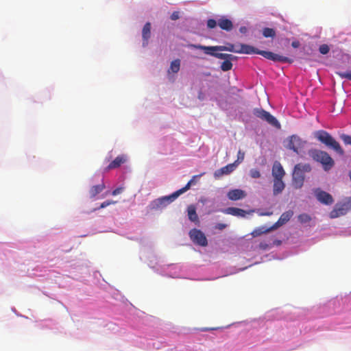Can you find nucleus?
I'll return each mask as SVG.
<instances>
[{"instance_id":"1","label":"nucleus","mask_w":351,"mask_h":351,"mask_svg":"<svg viewBox=\"0 0 351 351\" xmlns=\"http://www.w3.org/2000/svg\"><path fill=\"white\" fill-rule=\"evenodd\" d=\"M207 50L213 51H228L230 52L244 54H259L264 58L273 60L274 62L291 63L293 60L287 57L274 53L271 51L259 50L252 46L246 44H228L227 46H214L206 48Z\"/></svg>"},{"instance_id":"2","label":"nucleus","mask_w":351,"mask_h":351,"mask_svg":"<svg viewBox=\"0 0 351 351\" xmlns=\"http://www.w3.org/2000/svg\"><path fill=\"white\" fill-rule=\"evenodd\" d=\"M193 182V180L192 179L190 181H189V182L185 185V186L175 191L171 195L164 196L152 201L149 205L150 208L152 210H158L165 207L167 204L174 201L181 194L184 193L187 190H189Z\"/></svg>"},{"instance_id":"3","label":"nucleus","mask_w":351,"mask_h":351,"mask_svg":"<svg viewBox=\"0 0 351 351\" xmlns=\"http://www.w3.org/2000/svg\"><path fill=\"white\" fill-rule=\"evenodd\" d=\"M314 136L319 141L324 144L328 148L333 149L339 155H344V150L342 149L339 142L328 132L322 130H318L315 132Z\"/></svg>"},{"instance_id":"4","label":"nucleus","mask_w":351,"mask_h":351,"mask_svg":"<svg viewBox=\"0 0 351 351\" xmlns=\"http://www.w3.org/2000/svg\"><path fill=\"white\" fill-rule=\"evenodd\" d=\"M311 167L309 164H297L294 167L292 174V186L294 189H298L302 187L304 182V173L310 172Z\"/></svg>"},{"instance_id":"5","label":"nucleus","mask_w":351,"mask_h":351,"mask_svg":"<svg viewBox=\"0 0 351 351\" xmlns=\"http://www.w3.org/2000/svg\"><path fill=\"white\" fill-rule=\"evenodd\" d=\"M311 156L315 160L322 165L325 171L330 170L335 165L333 159L326 152L319 149H313L311 151Z\"/></svg>"},{"instance_id":"6","label":"nucleus","mask_w":351,"mask_h":351,"mask_svg":"<svg viewBox=\"0 0 351 351\" xmlns=\"http://www.w3.org/2000/svg\"><path fill=\"white\" fill-rule=\"evenodd\" d=\"M253 114L255 117L266 121L268 124L277 129H280L281 127L280 123L276 118L263 108H254L253 110Z\"/></svg>"},{"instance_id":"7","label":"nucleus","mask_w":351,"mask_h":351,"mask_svg":"<svg viewBox=\"0 0 351 351\" xmlns=\"http://www.w3.org/2000/svg\"><path fill=\"white\" fill-rule=\"evenodd\" d=\"M213 46H204L201 45H195V44H189L188 47L191 49H201L204 51L206 54L210 55L212 56H214L219 59H223V60H236L237 57L234 56L232 54L228 53H216L217 51H213V50H207L206 48H210L213 47Z\"/></svg>"},{"instance_id":"8","label":"nucleus","mask_w":351,"mask_h":351,"mask_svg":"<svg viewBox=\"0 0 351 351\" xmlns=\"http://www.w3.org/2000/svg\"><path fill=\"white\" fill-rule=\"evenodd\" d=\"M191 240L195 244L200 246H206L208 241L205 234L199 230L193 228L189 232Z\"/></svg>"},{"instance_id":"9","label":"nucleus","mask_w":351,"mask_h":351,"mask_svg":"<svg viewBox=\"0 0 351 351\" xmlns=\"http://www.w3.org/2000/svg\"><path fill=\"white\" fill-rule=\"evenodd\" d=\"M306 142L302 141L300 137L297 135H292L288 140V144L287 148L293 150L295 153L298 154L300 149H302Z\"/></svg>"},{"instance_id":"10","label":"nucleus","mask_w":351,"mask_h":351,"mask_svg":"<svg viewBox=\"0 0 351 351\" xmlns=\"http://www.w3.org/2000/svg\"><path fill=\"white\" fill-rule=\"evenodd\" d=\"M349 209V205L346 203V202L337 203L334 208L330 211L329 216L331 219H335L339 217L340 216L345 215Z\"/></svg>"},{"instance_id":"11","label":"nucleus","mask_w":351,"mask_h":351,"mask_svg":"<svg viewBox=\"0 0 351 351\" xmlns=\"http://www.w3.org/2000/svg\"><path fill=\"white\" fill-rule=\"evenodd\" d=\"M315 195L317 200L324 204L330 205L334 202L333 198L330 194L326 191H322L319 189H317L315 191Z\"/></svg>"},{"instance_id":"12","label":"nucleus","mask_w":351,"mask_h":351,"mask_svg":"<svg viewBox=\"0 0 351 351\" xmlns=\"http://www.w3.org/2000/svg\"><path fill=\"white\" fill-rule=\"evenodd\" d=\"M236 164L234 162L228 164L225 167H223L221 169L215 171L214 173V177L215 178H219L223 175H228L232 173L236 169Z\"/></svg>"},{"instance_id":"13","label":"nucleus","mask_w":351,"mask_h":351,"mask_svg":"<svg viewBox=\"0 0 351 351\" xmlns=\"http://www.w3.org/2000/svg\"><path fill=\"white\" fill-rule=\"evenodd\" d=\"M293 215V212L291 210L283 213L280 215L278 220L272 226V228H274V230H276L278 228H279L280 226L284 225L285 223H286L287 221H289L290 220V219L292 217Z\"/></svg>"},{"instance_id":"14","label":"nucleus","mask_w":351,"mask_h":351,"mask_svg":"<svg viewBox=\"0 0 351 351\" xmlns=\"http://www.w3.org/2000/svg\"><path fill=\"white\" fill-rule=\"evenodd\" d=\"M272 176L274 179H282L285 175V171L278 161H275L272 167Z\"/></svg>"},{"instance_id":"15","label":"nucleus","mask_w":351,"mask_h":351,"mask_svg":"<svg viewBox=\"0 0 351 351\" xmlns=\"http://www.w3.org/2000/svg\"><path fill=\"white\" fill-rule=\"evenodd\" d=\"M253 212L254 210L247 212L245 210L235 207H229L223 210V213L225 214L241 217H245L247 213H252Z\"/></svg>"},{"instance_id":"16","label":"nucleus","mask_w":351,"mask_h":351,"mask_svg":"<svg viewBox=\"0 0 351 351\" xmlns=\"http://www.w3.org/2000/svg\"><path fill=\"white\" fill-rule=\"evenodd\" d=\"M127 161V157L125 155L118 156L114 160H113L108 166L106 168V171H110L119 168L121 165L124 164Z\"/></svg>"},{"instance_id":"17","label":"nucleus","mask_w":351,"mask_h":351,"mask_svg":"<svg viewBox=\"0 0 351 351\" xmlns=\"http://www.w3.org/2000/svg\"><path fill=\"white\" fill-rule=\"evenodd\" d=\"M246 196V193L241 189H232L228 191L227 197L232 201H237L244 198Z\"/></svg>"},{"instance_id":"18","label":"nucleus","mask_w":351,"mask_h":351,"mask_svg":"<svg viewBox=\"0 0 351 351\" xmlns=\"http://www.w3.org/2000/svg\"><path fill=\"white\" fill-rule=\"evenodd\" d=\"M143 46L146 47L148 45L149 39L151 37V23L147 22L145 24L142 29Z\"/></svg>"},{"instance_id":"19","label":"nucleus","mask_w":351,"mask_h":351,"mask_svg":"<svg viewBox=\"0 0 351 351\" xmlns=\"http://www.w3.org/2000/svg\"><path fill=\"white\" fill-rule=\"evenodd\" d=\"M285 184L282 179H274L273 194L277 195L285 189Z\"/></svg>"},{"instance_id":"20","label":"nucleus","mask_w":351,"mask_h":351,"mask_svg":"<svg viewBox=\"0 0 351 351\" xmlns=\"http://www.w3.org/2000/svg\"><path fill=\"white\" fill-rule=\"evenodd\" d=\"M218 25L221 29L226 30L227 32L232 30L233 28L232 22L230 19L225 17H222L219 19Z\"/></svg>"},{"instance_id":"21","label":"nucleus","mask_w":351,"mask_h":351,"mask_svg":"<svg viewBox=\"0 0 351 351\" xmlns=\"http://www.w3.org/2000/svg\"><path fill=\"white\" fill-rule=\"evenodd\" d=\"M106 189V185L104 182L99 184L93 186L89 190V196L91 199L94 198L97 195L99 194Z\"/></svg>"},{"instance_id":"22","label":"nucleus","mask_w":351,"mask_h":351,"mask_svg":"<svg viewBox=\"0 0 351 351\" xmlns=\"http://www.w3.org/2000/svg\"><path fill=\"white\" fill-rule=\"evenodd\" d=\"M188 217L191 221L195 223H199V218L196 213V208L194 205H189L187 208Z\"/></svg>"},{"instance_id":"23","label":"nucleus","mask_w":351,"mask_h":351,"mask_svg":"<svg viewBox=\"0 0 351 351\" xmlns=\"http://www.w3.org/2000/svg\"><path fill=\"white\" fill-rule=\"evenodd\" d=\"M272 230H274V228H272V226L269 228H266V227L262 226V227H258V228L254 229L252 232L251 234L253 237H256L261 236L263 234L269 232L270 231H272Z\"/></svg>"},{"instance_id":"24","label":"nucleus","mask_w":351,"mask_h":351,"mask_svg":"<svg viewBox=\"0 0 351 351\" xmlns=\"http://www.w3.org/2000/svg\"><path fill=\"white\" fill-rule=\"evenodd\" d=\"M263 35L265 38H274L276 36V32L272 28L265 27L263 29Z\"/></svg>"},{"instance_id":"25","label":"nucleus","mask_w":351,"mask_h":351,"mask_svg":"<svg viewBox=\"0 0 351 351\" xmlns=\"http://www.w3.org/2000/svg\"><path fill=\"white\" fill-rule=\"evenodd\" d=\"M180 60L179 59L174 60L171 62L170 66V70L173 73H178L180 71Z\"/></svg>"},{"instance_id":"26","label":"nucleus","mask_w":351,"mask_h":351,"mask_svg":"<svg viewBox=\"0 0 351 351\" xmlns=\"http://www.w3.org/2000/svg\"><path fill=\"white\" fill-rule=\"evenodd\" d=\"M232 60H224L221 65V69L223 71H228L232 69V63L231 62Z\"/></svg>"},{"instance_id":"27","label":"nucleus","mask_w":351,"mask_h":351,"mask_svg":"<svg viewBox=\"0 0 351 351\" xmlns=\"http://www.w3.org/2000/svg\"><path fill=\"white\" fill-rule=\"evenodd\" d=\"M311 219V217L306 213L301 214L298 216V221L302 223L309 222Z\"/></svg>"},{"instance_id":"28","label":"nucleus","mask_w":351,"mask_h":351,"mask_svg":"<svg viewBox=\"0 0 351 351\" xmlns=\"http://www.w3.org/2000/svg\"><path fill=\"white\" fill-rule=\"evenodd\" d=\"M245 158V152H242L241 150H239L238 154H237V159L235 160L234 163L236 164V166H237L239 164L242 162Z\"/></svg>"},{"instance_id":"29","label":"nucleus","mask_w":351,"mask_h":351,"mask_svg":"<svg viewBox=\"0 0 351 351\" xmlns=\"http://www.w3.org/2000/svg\"><path fill=\"white\" fill-rule=\"evenodd\" d=\"M340 138L346 145H351V136L343 134L340 136Z\"/></svg>"},{"instance_id":"30","label":"nucleus","mask_w":351,"mask_h":351,"mask_svg":"<svg viewBox=\"0 0 351 351\" xmlns=\"http://www.w3.org/2000/svg\"><path fill=\"white\" fill-rule=\"evenodd\" d=\"M319 51L322 54L325 55L329 52L330 48L327 45L324 44V45H320V47L319 48Z\"/></svg>"},{"instance_id":"31","label":"nucleus","mask_w":351,"mask_h":351,"mask_svg":"<svg viewBox=\"0 0 351 351\" xmlns=\"http://www.w3.org/2000/svg\"><path fill=\"white\" fill-rule=\"evenodd\" d=\"M250 175L252 178H259L261 177L260 171L256 169H252Z\"/></svg>"},{"instance_id":"32","label":"nucleus","mask_w":351,"mask_h":351,"mask_svg":"<svg viewBox=\"0 0 351 351\" xmlns=\"http://www.w3.org/2000/svg\"><path fill=\"white\" fill-rule=\"evenodd\" d=\"M217 24H218V22L217 23L215 19H210L207 21V27L210 29L215 28Z\"/></svg>"},{"instance_id":"33","label":"nucleus","mask_w":351,"mask_h":351,"mask_svg":"<svg viewBox=\"0 0 351 351\" xmlns=\"http://www.w3.org/2000/svg\"><path fill=\"white\" fill-rule=\"evenodd\" d=\"M337 74L341 78H346L351 81V71L350 72H339Z\"/></svg>"},{"instance_id":"34","label":"nucleus","mask_w":351,"mask_h":351,"mask_svg":"<svg viewBox=\"0 0 351 351\" xmlns=\"http://www.w3.org/2000/svg\"><path fill=\"white\" fill-rule=\"evenodd\" d=\"M116 203L115 201H112V200H107V201H105L104 202H102L99 206V208H104L111 204H114Z\"/></svg>"},{"instance_id":"35","label":"nucleus","mask_w":351,"mask_h":351,"mask_svg":"<svg viewBox=\"0 0 351 351\" xmlns=\"http://www.w3.org/2000/svg\"><path fill=\"white\" fill-rule=\"evenodd\" d=\"M123 189H124L123 187H118V188L115 189L114 191H112V195L114 196L117 195L121 193L123 191Z\"/></svg>"},{"instance_id":"36","label":"nucleus","mask_w":351,"mask_h":351,"mask_svg":"<svg viewBox=\"0 0 351 351\" xmlns=\"http://www.w3.org/2000/svg\"><path fill=\"white\" fill-rule=\"evenodd\" d=\"M227 227V225L222 223H218L215 225V229H217L219 230H222L225 229Z\"/></svg>"},{"instance_id":"37","label":"nucleus","mask_w":351,"mask_h":351,"mask_svg":"<svg viewBox=\"0 0 351 351\" xmlns=\"http://www.w3.org/2000/svg\"><path fill=\"white\" fill-rule=\"evenodd\" d=\"M180 17V14L177 11H175L173 12L171 15V19L173 20V21H176L177 19H178Z\"/></svg>"},{"instance_id":"38","label":"nucleus","mask_w":351,"mask_h":351,"mask_svg":"<svg viewBox=\"0 0 351 351\" xmlns=\"http://www.w3.org/2000/svg\"><path fill=\"white\" fill-rule=\"evenodd\" d=\"M259 248L263 250H267L269 248V245L265 241L261 242L259 244Z\"/></svg>"},{"instance_id":"39","label":"nucleus","mask_w":351,"mask_h":351,"mask_svg":"<svg viewBox=\"0 0 351 351\" xmlns=\"http://www.w3.org/2000/svg\"><path fill=\"white\" fill-rule=\"evenodd\" d=\"M291 46L293 47V48H298L300 46V43L299 41H293L292 43H291Z\"/></svg>"},{"instance_id":"40","label":"nucleus","mask_w":351,"mask_h":351,"mask_svg":"<svg viewBox=\"0 0 351 351\" xmlns=\"http://www.w3.org/2000/svg\"><path fill=\"white\" fill-rule=\"evenodd\" d=\"M258 215L260 216H269L272 215V212L260 213Z\"/></svg>"},{"instance_id":"41","label":"nucleus","mask_w":351,"mask_h":351,"mask_svg":"<svg viewBox=\"0 0 351 351\" xmlns=\"http://www.w3.org/2000/svg\"><path fill=\"white\" fill-rule=\"evenodd\" d=\"M346 203L349 205V209H351V197L346 200Z\"/></svg>"},{"instance_id":"42","label":"nucleus","mask_w":351,"mask_h":351,"mask_svg":"<svg viewBox=\"0 0 351 351\" xmlns=\"http://www.w3.org/2000/svg\"><path fill=\"white\" fill-rule=\"evenodd\" d=\"M239 31H240V32L244 34V33L246 32L247 29H246L245 27H241L240 29H239Z\"/></svg>"},{"instance_id":"43","label":"nucleus","mask_w":351,"mask_h":351,"mask_svg":"<svg viewBox=\"0 0 351 351\" xmlns=\"http://www.w3.org/2000/svg\"><path fill=\"white\" fill-rule=\"evenodd\" d=\"M349 176H350V180H351V171H350V173H349Z\"/></svg>"},{"instance_id":"44","label":"nucleus","mask_w":351,"mask_h":351,"mask_svg":"<svg viewBox=\"0 0 351 351\" xmlns=\"http://www.w3.org/2000/svg\"><path fill=\"white\" fill-rule=\"evenodd\" d=\"M280 241H277V244H280Z\"/></svg>"},{"instance_id":"45","label":"nucleus","mask_w":351,"mask_h":351,"mask_svg":"<svg viewBox=\"0 0 351 351\" xmlns=\"http://www.w3.org/2000/svg\"><path fill=\"white\" fill-rule=\"evenodd\" d=\"M204 173H202V174H199V176H198L199 177L202 176Z\"/></svg>"}]
</instances>
